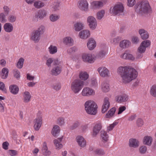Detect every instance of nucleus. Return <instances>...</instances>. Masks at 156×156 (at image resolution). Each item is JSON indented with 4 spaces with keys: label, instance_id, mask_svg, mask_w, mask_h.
Instances as JSON below:
<instances>
[{
    "label": "nucleus",
    "instance_id": "nucleus-1",
    "mask_svg": "<svg viewBox=\"0 0 156 156\" xmlns=\"http://www.w3.org/2000/svg\"><path fill=\"white\" fill-rule=\"evenodd\" d=\"M117 70L122 78V82L125 83H129L136 79L138 75L135 69L127 66H120Z\"/></svg>",
    "mask_w": 156,
    "mask_h": 156
},
{
    "label": "nucleus",
    "instance_id": "nucleus-2",
    "mask_svg": "<svg viewBox=\"0 0 156 156\" xmlns=\"http://www.w3.org/2000/svg\"><path fill=\"white\" fill-rule=\"evenodd\" d=\"M136 11L141 15L146 16L151 12V8L147 0H142L135 6Z\"/></svg>",
    "mask_w": 156,
    "mask_h": 156
},
{
    "label": "nucleus",
    "instance_id": "nucleus-3",
    "mask_svg": "<svg viewBox=\"0 0 156 156\" xmlns=\"http://www.w3.org/2000/svg\"><path fill=\"white\" fill-rule=\"evenodd\" d=\"M85 110L87 113L95 115L97 113L98 106L96 103L93 101H88L84 105Z\"/></svg>",
    "mask_w": 156,
    "mask_h": 156
},
{
    "label": "nucleus",
    "instance_id": "nucleus-4",
    "mask_svg": "<svg viewBox=\"0 0 156 156\" xmlns=\"http://www.w3.org/2000/svg\"><path fill=\"white\" fill-rule=\"evenodd\" d=\"M44 27L41 26L36 30H34L32 32L30 39L35 43H38L40 38L41 35L44 32Z\"/></svg>",
    "mask_w": 156,
    "mask_h": 156
},
{
    "label": "nucleus",
    "instance_id": "nucleus-5",
    "mask_svg": "<svg viewBox=\"0 0 156 156\" xmlns=\"http://www.w3.org/2000/svg\"><path fill=\"white\" fill-rule=\"evenodd\" d=\"M110 12L114 15L123 16L124 15V8L122 4L116 5L111 8Z\"/></svg>",
    "mask_w": 156,
    "mask_h": 156
},
{
    "label": "nucleus",
    "instance_id": "nucleus-6",
    "mask_svg": "<svg viewBox=\"0 0 156 156\" xmlns=\"http://www.w3.org/2000/svg\"><path fill=\"white\" fill-rule=\"evenodd\" d=\"M83 82L80 79L75 80L72 83L71 89L74 93H78L83 87Z\"/></svg>",
    "mask_w": 156,
    "mask_h": 156
},
{
    "label": "nucleus",
    "instance_id": "nucleus-7",
    "mask_svg": "<svg viewBox=\"0 0 156 156\" xmlns=\"http://www.w3.org/2000/svg\"><path fill=\"white\" fill-rule=\"evenodd\" d=\"M46 12L45 10H39L36 13L35 16L33 17V20L34 22H37L38 21V19L40 20L43 19L46 16Z\"/></svg>",
    "mask_w": 156,
    "mask_h": 156
},
{
    "label": "nucleus",
    "instance_id": "nucleus-8",
    "mask_svg": "<svg viewBox=\"0 0 156 156\" xmlns=\"http://www.w3.org/2000/svg\"><path fill=\"white\" fill-rule=\"evenodd\" d=\"M82 58L83 61L89 63H93L95 59V57L92 54L88 53L83 54Z\"/></svg>",
    "mask_w": 156,
    "mask_h": 156
},
{
    "label": "nucleus",
    "instance_id": "nucleus-9",
    "mask_svg": "<svg viewBox=\"0 0 156 156\" xmlns=\"http://www.w3.org/2000/svg\"><path fill=\"white\" fill-rule=\"evenodd\" d=\"M38 113L37 115V116L34 120V127L35 130H38L42 123V117L41 115L38 116Z\"/></svg>",
    "mask_w": 156,
    "mask_h": 156
},
{
    "label": "nucleus",
    "instance_id": "nucleus-10",
    "mask_svg": "<svg viewBox=\"0 0 156 156\" xmlns=\"http://www.w3.org/2000/svg\"><path fill=\"white\" fill-rule=\"evenodd\" d=\"M87 22L89 27L92 30L94 29L97 26V22L96 19L92 16H90L87 18Z\"/></svg>",
    "mask_w": 156,
    "mask_h": 156
},
{
    "label": "nucleus",
    "instance_id": "nucleus-11",
    "mask_svg": "<svg viewBox=\"0 0 156 156\" xmlns=\"http://www.w3.org/2000/svg\"><path fill=\"white\" fill-rule=\"evenodd\" d=\"M100 75L102 77H109L110 75L108 70L105 67L101 66L97 69Z\"/></svg>",
    "mask_w": 156,
    "mask_h": 156
},
{
    "label": "nucleus",
    "instance_id": "nucleus-12",
    "mask_svg": "<svg viewBox=\"0 0 156 156\" xmlns=\"http://www.w3.org/2000/svg\"><path fill=\"white\" fill-rule=\"evenodd\" d=\"M150 44L151 42L149 40H147L143 41L140 44V46L138 48V51L141 53L144 52L146 48L150 46Z\"/></svg>",
    "mask_w": 156,
    "mask_h": 156
},
{
    "label": "nucleus",
    "instance_id": "nucleus-13",
    "mask_svg": "<svg viewBox=\"0 0 156 156\" xmlns=\"http://www.w3.org/2000/svg\"><path fill=\"white\" fill-rule=\"evenodd\" d=\"M78 7L81 10L87 11L88 8V4L86 0H81L78 2Z\"/></svg>",
    "mask_w": 156,
    "mask_h": 156
},
{
    "label": "nucleus",
    "instance_id": "nucleus-14",
    "mask_svg": "<svg viewBox=\"0 0 156 156\" xmlns=\"http://www.w3.org/2000/svg\"><path fill=\"white\" fill-rule=\"evenodd\" d=\"M110 106L109 98L108 97H105L104 99V102L102 106L101 112L102 113H105L108 109Z\"/></svg>",
    "mask_w": 156,
    "mask_h": 156
},
{
    "label": "nucleus",
    "instance_id": "nucleus-15",
    "mask_svg": "<svg viewBox=\"0 0 156 156\" xmlns=\"http://www.w3.org/2000/svg\"><path fill=\"white\" fill-rule=\"evenodd\" d=\"M93 90L88 87H84L83 90L82 94L84 96H89L94 94Z\"/></svg>",
    "mask_w": 156,
    "mask_h": 156
},
{
    "label": "nucleus",
    "instance_id": "nucleus-16",
    "mask_svg": "<svg viewBox=\"0 0 156 156\" xmlns=\"http://www.w3.org/2000/svg\"><path fill=\"white\" fill-rule=\"evenodd\" d=\"M76 139L77 142L80 147H83L86 146V142L83 137L79 136L76 137Z\"/></svg>",
    "mask_w": 156,
    "mask_h": 156
},
{
    "label": "nucleus",
    "instance_id": "nucleus-17",
    "mask_svg": "<svg viewBox=\"0 0 156 156\" xmlns=\"http://www.w3.org/2000/svg\"><path fill=\"white\" fill-rule=\"evenodd\" d=\"M102 128V125L101 123L96 124L94 127L93 129V133L92 135L95 136L98 134Z\"/></svg>",
    "mask_w": 156,
    "mask_h": 156
},
{
    "label": "nucleus",
    "instance_id": "nucleus-18",
    "mask_svg": "<svg viewBox=\"0 0 156 156\" xmlns=\"http://www.w3.org/2000/svg\"><path fill=\"white\" fill-rule=\"evenodd\" d=\"M87 47L90 50H93L96 46V43L93 38H90L87 44Z\"/></svg>",
    "mask_w": 156,
    "mask_h": 156
},
{
    "label": "nucleus",
    "instance_id": "nucleus-19",
    "mask_svg": "<svg viewBox=\"0 0 156 156\" xmlns=\"http://www.w3.org/2000/svg\"><path fill=\"white\" fill-rule=\"evenodd\" d=\"M128 99V96L126 95H122L116 97V101L118 103L126 101Z\"/></svg>",
    "mask_w": 156,
    "mask_h": 156
},
{
    "label": "nucleus",
    "instance_id": "nucleus-20",
    "mask_svg": "<svg viewBox=\"0 0 156 156\" xmlns=\"http://www.w3.org/2000/svg\"><path fill=\"white\" fill-rule=\"evenodd\" d=\"M139 33L140 35L141 38L143 40L147 39L149 37L148 33L144 29H140L139 30Z\"/></svg>",
    "mask_w": 156,
    "mask_h": 156
},
{
    "label": "nucleus",
    "instance_id": "nucleus-21",
    "mask_svg": "<svg viewBox=\"0 0 156 156\" xmlns=\"http://www.w3.org/2000/svg\"><path fill=\"white\" fill-rule=\"evenodd\" d=\"M42 153L44 155L46 156L49 155L51 154V151L48 150L47 144L45 142H44L43 143Z\"/></svg>",
    "mask_w": 156,
    "mask_h": 156
},
{
    "label": "nucleus",
    "instance_id": "nucleus-22",
    "mask_svg": "<svg viewBox=\"0 0 156 156\" xmlns=\"http://www.w3.org/2000/svg\"><path fill=\"white\" fill-rule=\"evenodd\" d=\"M23 102L25 103H28L30 100L31 96L30 93L27 91L24 92L23 94Z\"/></svg>",
    "mask_w": 156,
    "mask_h": 156
},
{
    "label": "nucleus",
    "instance_id": "nucleus-23",
    "mask_svg": "<svg viewBox=\"0 0 156 156\" xmlns=\"http://www.w3.org/2000/svg\"><path fill=\"white\" fill-rule=\"evenodd\" d=\"M90 31L87 30H83L79 33L80 37L82 39H86L90 36Z\"/></svg>",
    "mask_w": 156,
    "mask_h": 156
},
{
    "label": "nucleus",
    "instance_id": "nucleus-24",
    "mask_svg": "<svg viewBox=\"0 0 156 156\" xmlns=\"http://www.w3.org/2000/svg\"><path fill=\"white\" fill-rule=\"evenodd\" d=\"M62 138L63 136H62L61 137L58 138L57 139H55L54 140V142L56 149H59L62 147L63 145L61 143V142L62 141Z\"/></svg>",
    "mask_w": 156,
    "mask_h": 156
},
{
    "label": "nucleus",
    "instance_id": "nucleus-25",
    "mask_svg": "<svg viewBox=\"0 0 156 156\" xmlns=\"http://www.w3.org/2000/svg\"><path fill=\"white\" fill-rule=\"evenodd\" d=\"M9 88L10 92L14 94H16L18 93L19 88L16 85H11L9 86Z\"/></svg>",
    "mask_w": 156,
    "mask_h": 156
},
{
    "label": "nucleus",
    "instance_id": "nucleus-26",
    "mask_svg": "<svg viewBox=\"0 0 156 156\" xmlns=\"http://www.w3.org/2000/svg\"><path fill=\"white\" fill-rule=\"evenodd\" d=\"M139 145L138 141L135 139H131L129 140V146L130 147L136 148Z\"/></svg>",
    "mask_w": 156,
    "mask_h": 156
},
{
    "label": "nucleus",
    "instance_id": "nucleus-27",
    "mask_svg": "<svg viewBox=\"0 0 156 156\" xmlns=\"http://www.w3.org/2000/svg\"><path fill=\"white\" fill-rule=\"evenodd\" d=\"M121 58L124 59H129L133 61L135 59V58L133 55L130 54L124 53L120 56Z\"/></svg>",
    "mask_w": 156,
    "mask_h": 156
},
{
    "label": "nucleus",
    "instance_id": "nucleus-28",
    "mask_svg": "<svg viewBox=\"0 0 156 156\" xmlns=\"http://www.w3.org/2000/svg\"><path fill=\"white\" fill-rule=\"evenodd\" d=\"M61 72V68L58 66L53 68L51 71V74L52 75L57 76Z\"/></svg>",
    "mask_w": 156,
    "mask_h": 156
},
{
    "label": "nucleus",
    "instance_id": "nucleus-29",
    "mask_svg": "<svg viewBox=\"0 0 156 156\" xmlns=\"http://www.w3.org/2000/svg\"><path fill=\"white\" fill-rule=\"evenodd\" d=\"M60 132V127L58 125L55 126L51 131V133L53 136H57Z\"/></svg>",
    "mask_w": 156,
    "mask_h": 156
},
{
    "label": "nucleus",
    "instance_id": "nucleus-30",
    "mask_svg": "<svg viewBox=\"0 0 156 156\" xmlns=\"http://www.w3.org/2000/svg\"><path fill=\"white\" fill-rule=\"evenodd\" d=\"M63 40L64 43L66 45L69 46L73 45V40L70 37H66Z\"/></svg>",
    "mask_w": 156,
    "mask_h": 156
},
{
    "label": "nucleus",
    "instance_id": "nucleus-31",
    "mask_svg": "<svg viewBox=\"0 0 156 156\" xmlns=\"http://www.w3.org/2000/svg\"><path fill=\"white\" fill-rule=\"evenodd\" d=\"M5 30L7 32H10L12 31L13 29L12 25L10 23H5L4 26Z\"/></svg>",
    "mask_w": 156,
    "mask_h": 156
},
{
    "label": "nucleus",
    "instance_id": "nucleus-32",
    "mask_svg": "<svg viewBox=\"0 0 156 156\" xmlns=\"http://www.w3.org/2000/svg\"><path fill=\"white\" fill-rule=\"evenodd\" d=\"M130 44V42L128 40H124L121 41L119 46L121 48H128Z\"/></svg>",
    "mask_w": 156,
    "mask_h": 156
},
{
    "label": "nucleus",
    "instance_id": "nucleus-33",
    "mask_svg": "<svg viewBox=\"0 0 156 156\" xmlns=\"http://www.w3.org/2000/svg\"><path fill=\"white\" fill-rule=\"evenodd\" d=\"M152 138L150 136H145L144 139V143L146 145L150 146L152 141Z\"/></svg>",
    "mask_w": 156,
    "mask_h": 156
},
{
    "label": "nucleus",
    "instance_id": "nucleus-34",
    "mask_svg": "<svg viewBox=\"0 0 156 156\" xmlns=\"http://www.w3.org/2000/svg\"><path fill=\"white\" fill-rule=\"evenodd\" d=\"M9 73V70L6 68H4L2 69L1 75L2 79H5L7 77Z\"/></svg>",
    "mask_w": 156,
    "mask_h": 156
},
{
    "label": "nucleus",
    "instance_id": "nucleus-35",
    "mask_svg": "<svg viewBox=\"0 0 156 156\" xmlns=\"http://www.w3.org/2000/svg\"><path fill=\"white\" fill-rule=\"evenodd\" d=\"M91 4L92 6L94 8H99L103 6V2L101 1H94Z\"/></svg>",
    "mask_w": 156,
    "mask_h": 156
},
{
    "label": "nucleus",
    "instance_id": "nucleus-36",
    "mask_svg": "<svg viewBox=\"0 0 156 156\" xmlns=\"http://www.w3.org/2000/svg\"><path fill=\"white\" fill-rule=\"evenodd\" d=\"M101 87L102 90L104 92H107L109 90V85L106 82H104L102 83Z\"/></svg>",
    "mask_w": 156,
    "mask_h": 156
},
{
    "label": "nucleus",
    "instance_id": "nucleus-37",
    "mask_svg": "<svg viewBox=\"0 0 156 156\" xmlns=\"http://www.w3.org/2000/svg\"><path fill=\"white\" fill-rule=\"evenodd\" d=\"M101 136L102 139V141L103 142H106L108 139V136L106 132L103 130H102L101 131Z\"/></svg>",
    "mask_w": 156,
    "mask_h": 156
},
{
    "label": "nucleus",
    "instance_id": "nucleus-38",
    "mask_svg": "<svg viewBox=\"0 0 156 156\" xmlns=\"http://www.w3.org/2000/svg\"><path fill=\"white\" fill-rule=\"evenodd\" d=\"M116 111L115 108H113L110 109L106 114V117L107 118H110L113 116Z\"/></svg>",
    "mask_w": 156,
    "mask_h": 156
},
{
    "label": "nucleus",
    "instance_id": "nucleus-39",
    "mask_svg": "<svg viewBox=\"0 0 156 156\" xmlns=\"http://www.w3.org/2000/svg\"><path fill=\"white\" fill-rule=\"evenodd\" d=\"M74 29L75 31H79L83 29V24L80 22L77 23L74 25Z\"/></svg>",
    "mask_w": 156,
    "mask_h": 156
},
{
    "label": "nucleus",
    "instance_id": "nucleus-40",
    "mask_svg": "<svg viewBox=\"0 0 156 156\" xmlns=\"http://www.w3.org/2000/svg\"><path fill=\"white\" fill-rule=\"evenodd\" d=\"M48 49L50 53L51 54H54L57 51V48L55 46L51 45Z\"/></svg>",
    "mask_w": 156,
    "mask_h": 156
},
{
    "label": "nucleus",
    "instance_id": "nucleus-41",
    "mask_svg": "<svg viewBox=\"0 0 156 156\" xmlns=\"http://www.w3.org/2000/svg\"><path fill=\"white\" fill-rule=\"evenodd\" d=\"M34 5L36 8L40 9L44 6V3L40 1H38L34 2Z\"/></svg>",
    "mask_w": 156,
    "mask_h": 156
},
{
    "label": "nucleus",
    "instance_id": "nucleus-42",
    "mask_svg": "<svg viewBox=\"0 0 156 156\" xmlns=\"http://www.w3.org/2000/svg\"><path fill=\"white\" fill-rule=\"evenodd\" d=\"M89 77V75L86 72H81L79 75V77L81 80H86Z\"/></svg>",
    "mask_w": 156,
    "mask_h": 156
},
{
    "label": "nucleus",
    "instance_id": "nucleus-43",
    "mask_svg": "<svg viewBox=\"0 0 156 156\" xmlns=\"http://www.w3.org/2000/svg\"><path fill=\"white\" fill-rule=\"evenodd\" d=\"M24 59L23 58H20L16 64V66L19 69H21L22 68Z\"/></svg>",
    "mask_w": 156,
    "mask_h": 156
},
{
    "label": "nucleus",
    "instance_id": "nucleus-44",
    "mask_svg": "<svg viewBox=\"0 0 156 156\" xmlns=\"http://www.w3.org/2000/svg\"><path fill=\"white\" fill-rule=\"evenodd\" d=\"M106 52L104 50H101L99 51L97 55L95 58H101L105 56Z\"/></svg>",
    "mask_w": 156,
    "mask_h": 156
},
{
    "label": "nucleus",
    "instance_id": "nucleus-45",
    "mask_svg": "<svg viewBox=\"0 0 156 156\" xmlns=\"http://www.w3.org/2000/svg\"><path fill=\"white\" fill-rule=\"evenodd\" d=\"M105 11L102 10L97 13L96 18L98 20H101L105 14Z\"/></svg>",
    "mask_w": 156,
    "mask_h": 156
},
{
    "label": "nucleus",
    "instance_id": "nucleus-46",
    "mask_svg": "<svg viewBox=\"0 0 156 156\" xmlns=\"http://www.w3.org/2000/svg\"><path fill=\"white\" fill-rule=\"evenodd\" d=\"M150 93L153 96L156 97V85H154L151 87Z\"/></svg>",
    "mask_w": 156,
    "mask_h": 156
},
{
    "label": "nucleus",
    "instance_id": "nucleus-47",
    "mask_svg": "<svg viewBox=\"0 0 156 156\" xmlns=\"http://www.w3.org/2000/svg\"><path fill=\"white\" fill-rule=\"evenodd\" d=\"M61 84L58 82L52 85L51 87L55 90H58L61 89Z\"/></svg>",
    "mask_w": 156,
    "mask_h": 156
},
{
    "label": "nucleus",
    "instance_id": "nucleus-48",
    "mask_svg": "<svg viewBox=\"0 0 156 156\" xmlns=\"http://www.w3.org/2000/svg\"><path fill=\"white\" fill-rule=\"evenodd\" d=\"M65 119L62 117H59L57 120V123L60 126L64 125L65 124Z\"/></svg>",
    "mask_w": 156,
    "mask_h": 156
},
{
    "label": "nucleus",
    "instance_id": "nucleus-49",
    "mask_svg": "<svg viewBox=\"0 0 156 156\" xmlns=\"http://www.w3.org/2000/svg\"><path fill=\"white\" fill-rule=\"evenodd\" d=\"M59 16L55 15L52 14L50 16V20L52 22H55L59 19Z\"/></svg>",
    "mask_w": 156,
    "mask_h": 156
},
{
    "label": "nucleus",
    "instance_id": "nucleus-50",
    "mask_svg": "<svg viewBox=\"0 0 156 156\" xmlns=\"http://www.w3.org/2000/svg\"><path fill=\"white\" fill-rule=\"evenodd\" d=\"M5 15L3 13H1L0 14V21L2 23H4L6 22L5 19Z\"/></svg>",
    "mask_w": 156,
    "mask_h": 156
},
{
    "label": "nucleus",
    "instance_id": "nucleus-51",
    "mask_svg": "<svg viewBox=\"0 0 156 156\" xmlns=\"http://www.w3.org/2000/svg\"><path fill=\"white\" fill-rule=\"evenodd\" d=\"M13 74L14 76L16 78L17 80H19L20 77V72L19 71L16 69H15L13 70Z\"/></svg>",
    "mask_w": 156,
    "mask_h": 156
},
{
    "label": "nucleus",
    "instance_id": "nucleus-52",
    "mask_svg": "<svg viewBox=\"0 0 156 156\" xmlns=\"http://www.w3.org/2000/svg\"><path fill=\"white\" fill-rule=\"evenodd\" d=\"M136 124L137 126L138 127H141L144 124V122L143 120L141 119H138L136 121Z\"/></svg>",
    "mask_w": 156,
    "mask_h": 156
},
{
    "label": "nucleus",
    "instance_id": "nucleus-53",
    "mask_svg": "<svg viewBox=\"0 0 156 156\" xmlns=\"http://www.w3.org/2000/svg\"><path fill=\"white\" fill-rule=\"evenodd\" d=\"M136 3L135 0H127V5L128 6L132 7Z\"/></svg>",
    "mask_w": 156,
    "mask_h": 156
},
{
    "label": "nucleus",
    "instance_id": "nucleus-54",
    "mask_svg": "<svg viewBox=\"0 0 156 156\" xmlns=\"http://www.w3.org/2000/svg\"><path fill=\"white\" fill-rule=\"evenodd\" d=\"M118 123V122H114L113 124H110L109 126L107 127V130L110 131L113 129L114 127Z\"/></svg>",
    "mask_w": 156,
    "mask_h": 156
},
{
    "label": "nucleus",
    "instance_id": "nucleus-55",
    "mask_svg": "<svg viewBox=\"0 0 156 156\" xmlns=\"http://www.w3.org/2000/svg\"><path fill=\"white\" fill-rule=\"evenodd\" d=\"M16 20V17L14 16L10 15L8 18L9 21L11 23H13Z\"/></svg>",
    "mask_w": 156,
    "mask_h": 156
},
{
    "label": "nucleus",
    "instance_id": "nucleus-56",
    "mask_svg": "<svg viewBox=\"0 0 156 156\" xmlns=\"http://www.w3.org/2000/svg\"><path fill=\"white\" fill-rule=\"evenodd\" d=\"M147 151V148L146 146H144L141 147L140 148V151L141 154L145 153Z\"/></svg>",
    "mask_w": 156,
    "mask_h": 156
},
{
    "label": "nucleus",
    "instance_id": "nucleus-57",
    "mask_svg": "<svg viewBox=\"0 0 156 156\" xmlns=\"http://www.w3.org/2000/svg\"><path fill=\"white\" fill-rule=\"evenodd\" d=\"M80 125V123L78 122H76L70 127V129L73 130L77 127Z\"/></svg>",
    "mask_w": 156,
    "mask_h": 156
},
{
    "label": "nucleus",
    "instance_id": "nucleus-58",
    "mask_svg": "<svg viewBox=\"0 0 156 156\" xmlns=\"http://www.w3.org/2000/svg\"><path fill=\"white\" fill-rule=\"evenodd\" d=\"M95 152L96 154L99 155H102L105 154L104 151L101 149H97L95 151Z\"/></svg>",
    "mask_w": 156,
    "mask_h": 156
},
{
    "label": "nucleus",
    "instance_id": "nucleus-59",
    "mask_svg": "<svg viewBox=\"0 0 156 156\" xmlns=\"http://www.w3.org/2000/svg\"><path fill=\"white\" fill-rule=\"evenodd\" d=\"M126 107L125 106H122L119 108V111L118 113V114H121L126 109Z\"/></svg>",
    "mask_w": 156,
    "mask_h": 156
},
{
    "label": "nucleus",
    "instance_id": "nucleus-60",
    "mask_svg": "<svg viewBox=\"0 0 156 156\" xmlns=\"http://www.w3.org/2000/svg\"><path fill=\"white\" fill-rule=\"evenodd\" d=\"M8 153L12 156H14L16 155L17 152L16 150H9L8 151Z\"/></svg>",
    "mask_w": 156,
    "mask_h": 156
},
{
    "label": "nucleus",
    "instance_id": "nucleus-61",
    "mask_svg": "<svg viewBox=\"0 0 156 156\" xmlns=\"http://www.w3.org/2000/svg\"><path fill=\"white\" fill-rule=\"evenodd\" d=\"M53 59L52 58H49L48 59L46 62V65L48 66V67L51 66V63L53 62Z\"/></svg>",
    "mask_w": 156,
    "mask_h": 156
},
{
    "label": "nucleus",
    "instance_id": "nucleus-62",
    "mask_svg": "<svg viewBox=\"0 0 156 156\" xmlns=\"http://www.w3.org/2000/svg\"><path fill=\"white\" fill-rule=\"evenodd\" d=\"M9 143L7 141L4 142L2 144V147L4 149L6 150L8 149Z\"/></svg>",
    "mask_w": 156,
    "mask_h": 156
},
{
    "label": "nucleus",
    "instance_id": "nucleus-63",
    "mask_svg": "<svg viewBox=\"0 0 156 156\" xmlns=\"http://www.w3.org/2000/svg\"><path fill=\"white\" fill-rule=\"evenodd\" d=\"M3 9L4 10V12L5 15H7L9 12V8L6 6H5L3 7Z\"/></svg>",
    "mask_w": 156,
    "mask_h": 156
},
{
    "label": "nucleus",
    "instance_id": "nucleus-64",
    "mask_svg": "<svg viewBox=\"0 0 156 156\" xmlns=\"http://www.w3.org/2000/svg\"><path fill=\"white\" fill-rule=\"evenodd\" d=\"M132 41L134 43L137 44L139 42V39L137 37H134L132 38Z\"/></svg>",
    "mask_w": 156,
    "mask_h": 156
}]
</instances>
